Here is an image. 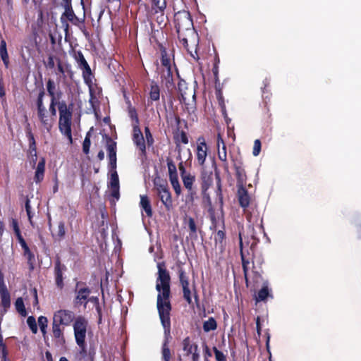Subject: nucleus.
I'll return each mask as SVG.
<instances>
[{
	"instance_id": "obj_39",
	"label": "nucleus",
	"mask_w": 361,
	"mask_h": 361,
	"mask_svg": "<svg viewBox=\"0 0 361 361\" xmlns=\"http://www.w3.org/2000/svg\"><path fill=\"white\" fill-rule=\"evenodd\" d=\"M63 17H66L73 25H76L79 23V18L75 14L73 7L65 9L64 13L61 16V20Z\"/></svg>"
},
{
	"instance_id": "obj_35",
	"label": "nucleus",
	"mask_w": 361,
	"mask_h": 361,
	"mask_svg": "<svg viewBox=\"0 0 361 361\" xmlns=\"http://www.w3.org/2000/svg\"><path fill=\"white\" fill-rule=\"evenodd\" d=\"M152 8L154 10L155 13H161L163 16L164 12L166 8V0H151Z\"/></svg>"
},
{
	"instance_id": "obj_57",
	"label": "nucleus",
	"mask_w": 361,
	"mask_h": 361,
	"mask_svg": "<svg viewBox=\"0 0 361 361\" xmlns=\"http://www.w3.org/2000/svg\"><path fill=\"white\" fill-rule=\"evenodd\" d=\"M173 121L176 126H178L180 123V118L178 114H176L175 113H171L169 116H166V122L168 123L172 124Z\"/></svg>"
},
{
	"instance_id": "obj_9",
	"label": "nucleus",
	"mask_w": 361,
	"mask_h": 361,
	"mask_svg": "<svg viewBox=\"0 0 361 361\" xmlns=\"http://www.w3.org/2000/svg\"><path fill=\"white\" fill-rule=\"evenodd\" d=\"M65 326L57 324L52 320L51 322V336L56 346H63L66 343V337L64 335Z\"/></svg>"
},
{
	"instance_id": "obj_28",
	"label": "nucleus",
	"mask_w": 361,
	"mask_h": 361,
	"mask_svg": "<svg viewBox=\"0 0 361 361\" xmlns=\"http://www.w3.org/2000/svg\"><path fill=\"white\" fill-rule=\"evenodd\" d=\"M159 49L161 52V66H163L162 70H167V69H172L171 64V60L169 57L168 56V54L166 51V48L162 45L159 44Z\"/></svg>"
},
{
	"instance_id": "obj_61",
	"label": "nucleus",
	"mask_w": 361,
	"mask_h": 361,
	"mask_svg": "<svg viewBox=\"0 0 361 361\" xmlns=\"http://www.w3.org/2000/svg\"><path fill=\"white\" fill-rule=\"evenodd\" d=\"M197 197V192L194 188L188 190V194L186 195L187 202L193 204L195 199Z\"/></svg>"
},
{
	"instance_id": "obj_2",
	"label": "nucleus",
	"mask_w": 361,
	"mask_h": 361,
	"mask_svg": "<svg viewBox=\"0 0 361 361\" xmlns=\"http://www.w3.org/2000/svg\"><path fill=\"white\" fill-rule=\"evenodd\" d=\"M174 23L180 43L194 57L189 50L188 43L196 44L198 42V35L194 28L190 13L186 11L177 12L174 15Z\"/></svg>"
},
{
	"instance_id": "obj_24",
	"label": "nucleus",
	"mask_w": 361,
	"mask_h": 361,
	"mask_svg": "<svg viewBox=\"0 0 361 361\" xmlns=\"http://www.w3.org/2000/svg\"><path fill=\"white\" fill-rule=\"evenodd\" d=\"M45 164H46L45 159L44 157H41L37 164L36 171L35 173V176H34V180L36 183H41L44 179V171H45Z\"/></svg>"
},
{
	"instance_id": "obj_23",
	"label": "nucleus",
	"mask_w": 361,
	"mask_h": 361,
	"mask_svg": "<svg viewBox=\"0 0 361 361\" xmlns=\"http://www.w3.org/2000/svg\"><path fill=\"white\" fill-rule=\"evenodd\" d=\"M183 224L188 227L190 238L192 240H197V226L195 219L191 216H186L183 219Z\"/></svg>"
},
{
	"instance_id": "obj_27",
	"label": "nucleus",
	"mask_w": 361,
	"mask_h": 361,
	"mask_svg": "<svg viewBox=\"0 0 361 361\" xmlns=\"http://www.w3.org/2000/svg\"><path fill=\"white\" fill-rule=\"evenodd\" d=\"M68 105H67L66 102L65 101H61V102H56V99H50V104L49 106V114L54 117V119L56 118V106L58 108V111H59V109L62 107H67Z\"/></svg>"
},
{
	"instance_id": "obj_44",
	"label": "nucleus",
	"mask_w": 361,
	"mask_h": 361,
	"mask_svg": "<svg viewBox=\"0 0 361 361\" xmlns=\"http://www.w3.org/2000/svg\"><path fill=\"white\" fill-rule=\"evenodd\" d=\"M0 307V318H1V321H3L4 316L11 307V299L1 300Z\"/></svg>"
},
{
	"instance_id": "obj_48",
	"label": "nucleus",
	"mask_w": 361,
	"mask_h": 361,
	"mask_svg": "<svg viewBox=\"0 0 361 361\" xmlns=\"http://www.w3.org/2000/svg\"><path fill=\"white\" fill-rule=\"evenodd\" d=\"M215 178L216 180V194L219 197L221 203L223 202L222 190H221V180L219 175V172L215 169Z\"/></svg>"
},
{
	"instance_id": "obj_11",
	"label": "nucleus",
	"mask_w": 361,
	"mask_h": 361,
	"mask_svg": "<svg viewBox=\"0 0 361 361\" xmlns=\"http://www.w3.org/2000/svg\"><path fill=\"white\" fill-rule=\"evenodd\" d=\"M213 183V175L212 172H207L203 170L200 175V187L202 197L208 201L210 200V197L207 192L208 189L211 187Z\"/></svg>"
},
{
	"instance_id": "obj_16",
	"label": "nucleus",
	"mask_w": 361,
	"mask_h": 361,
	"mask_svg": "<svg viewBox=\"0 0 361 361\" xmlns=\"http://www.w3.org/2000/svg\"><path fill=\"white\" fill-rule=\"evenodd\" d=\"M208 147L206 144L205 139L201 136L197 140V152L196 157L198 164L203 166L204 165L207 156Z\"/></svg>"
},
{
	"instance_id": "obj_40",
	"label": "nucleus",
	"mask_w": 361,
	"mask_h": 361,
	"mask_svg": "<svg viewBox=\"0 0 361 361\" xmlns=\"http://www.w3.org/2000/svg\"><path fill=\"white\" fill-rule=\"evenodd\" d=\"M106 137L108 157L111 155H116V142H114L109 136L106 135Z\"/></svg>"
},
{
	"instance_id": "obj_10",
	"label": "nucleus",
	"mask_w": 361,
	"mask_h": 361,
	"mask_svg": "<svg viewBox=\"0 0 361 361\" xmlns=\"http://www.w3.org/2000/svg\"><path fill=\"white\" fill-rule=\"evenodd\" d=\"M233 168L235 171L237 187L243 186L246 184L247 176L243 168V163L241 158H232Z\"/></svg>"
},
{
	"instance_id": "obj_25",
	"label": "nucleus",
	"mask_w": 361,
	"mask_h": 361,
	"mask_svg": "<svg viewBox=\"0 0 361 361\" xmlns=\"http://www.w3.org/2000/svg\"><path fill=\"white\" fill-rule=\"evenodd\" d=\"M42 337L46 345L49 346V337L47 335L48 319L45 316H39L37 319Z\"/></svg>"
},
{
	"instance_id": "obj_37",
	"label": "nucleus",
	"mask_w": 361,
	"mask_h": 361,
	"mask_svg": "<svg viewBox=\"0 0 361 361\" xmlns=\"http://www.w3.org/2000/svg\"><path fill=\"white\" fill-rule=\"evenodd\" d=\"M45 96V91L43 86L39 89V92L35 100V106L36 111L42 110L46 109V106L44 104V97Z\"/></svg>"
},
{
	"instance_id": "obj_31",
	"label": "nucleus",
	"mask_w": 361,
	"mask_h": 361,
	"mask_svg": "<svg viewBox=\"0 0 361 361\" xmlns=\"http://www.w3.org/2000/svg\"><path fill=\"white\" fill-rule=\"evenodd\" d=\"M183 350L186 352V355H189L193 352L198 350L197 345L191 343L190 337H186L183 341Z\"/></svg>"
},
{
	"instance_id": "obj_52",
	"label": "nucleus",
	"mask_w": 361,
	"mask_h": 361,
	"mask_svg": "<svg viewBox=\"0 0 361 361\" xmlns=\"http://www.w3.org/2000/svg\"><path fill=\"white\" fill-rule=\"evenodd\" d=\"M111 172L110 188L119 187V178L116 169H114L113 171H111Z\"/></svg>"
},
{
	"instance_id": "obj_4",
	"label": "nucleus",
	"mask_w": 361,
	"mask_h": 361,
	"mask_svg": "<svg viewBox=\"0 0 361 361\" xmlns=\"http://www.w3.org/2000/svg\"><path fill=\"white\" fill-rule=\"evenodd\" d=\"M73 104H70L67 107L59 109V130L66 137L70 145L73 142L72 137V118Z\"/></svg>"
},
{
	"instance_id": "obj_46",
	"label": "nucleus",
	"mask_w": 361,
	"mask_h": 361,
	"mask_svg": "<svg viewBox=\"0 0 361 361\" xmlns=\"http://www.w3.org/2000/svg\"><path fill=\"white\" fill-rule=\"evenodd\" d=\"M174 140L177 145H179L180 143L186 145L189 142L187 133L183 130H181L179 133L175 135Z\"/></svg>"
},
{
	"instance_id": "obj_53",
	"label": "nucleus",
	"mask_w": 361,
	"mask_h": 361,
	"mask_svg": "<svg viewBox=\"0 0 361 361\" xmlns=\"http://www.w3.org/2000/svg\"><path fill=\"white\" fill-rule=\"evenodd\" d=\"M90 137V132H87L82 143V151L85 154H87L90 152V147L91 145Z\"/></svg>"
},
{
	"instance_id": "obj_60",
	"label": "nucleus",
	"mask_w": 361,
	"mask_h": 361,
	"mask_svg": "<svg viewBox=\"0 0 361 361\" xmlns=\"http://www.w3.org/2000/svg\"><path fill=\"white\" fill-rule=\"evenodd\" d=\"M213 351L215 355V359L216 361H226V355L223 352L218 350L216 346L213 347Z\"/></svg>"
},
{
	"instance_id": "obj_34",
	"label": "nucleus",
	"mask_w": 361,
	"mask_h": 361,
	"mask_svg": "<svg viewBox=\"0 0 361 361\" xmlns=\"http://www.w3.org/2000/svg\"><path fill=\"white\" fill-rule=\"evenodd\" d=\"M0 298L3 299H11V295L7 289L6 285L4 282V277L3 273L0 271Z\"/></svg>"
},
{
	"instance_id": "obj_17",
	"label": "nucleus",
	"mask_w": 361,
	"mask_h": 361,
	"mask_svg": "<svg viewBox=\"0 0 361 361\" xmlns=\"http://www.w3.org/2000/svg\"><path fill=\"white\" fill-rule=\"evenodd\" d=\"M244 213L246 219L252 226H259L261 228H263V219L256 208L251 207L250 209L247 208Z\"/></svg>"
},
{
	"instance_id": "obj_21",
	"label": "nucleus",
	"mask_w": 361,
	"mask_h": 361,
	"mask_svg": "<svg viewBox=\"0 0 361 361\" xmlns=\"http://www.w3.org/2000/svg\"><path fill=\"white\" fill-rule=\"evenodd\" d=\"M239 247H240V257H241V260H242V267H243V274H244V276H245V283H246V286L248 287L249 283H250V279H249V276H248V269H249L248 266H249L250 262L248 259H245L244 253H243V239H242L240 233H239Z\"/></svg>"
},
{
	"instance_id": "obj_3",
	"label": "nucleus",
	"mask_w": 361,
	"mask_h": 361,
	"mask_svg": "<svg viewBox=\"0 0 361 361\" xmlns=\"http://www.w3.org/2000/svg\"><path fill=\"white\" fill-rule=\"evenodd\" d=\"M178 90L180 101L184 104L188 113H194L196 110V94L194 87L189 86L184 80L180 79L178 82Z\"/></svg>"
},
{
	"instance_id": "obj_38",
	"label": "nucleus",
	"mask_w": 361,
	"mask_h": 361,
	"mask_svg": "<svg viewBox=\"0 0 361 361\" xmlns=\"http://www.w3.org/2000/svg\"><path fill=\"white\" fill-rule=\"evenodd\" d=\"M0 56L4 64L7 68L9 64V57L6 49V42L4 39H2L0 43Z\"/></svg>"
},
{
	"instance_id": "obj_36",
	"label": "nucleus",
	"mask_w": 361,
	"mask_h": 361,
	"mask_svg": "<svg viewBox=\"0 0 361 361\" xmlns=\"http://www.w3.org/2000/svg\"><path fill=\"white\" fill-rule=\"evenodd\" d=\"M23 250V255L27 258V264L30 271L34 269V264L35 261V255L31 252L28 245L22 248Z\"/></svg>"
},
{
	"instance_id": "obj_12",
	"label": "nucleus",
	"mask_w": 361,
	"mask_h": 361,
	"mask_svg": "<svg viewBox=\"0 0 361 361\" xmlns=\"http://www.w3.org/2000/svg\"><path fill=\"white\" fill-rule=\"evenodd\" d=\"M133 141L137 148L139 149L142 156L146 155V144L143 134L139 126L133 125Z\"/></svg>"
},
{
	"instance_id": "obj_5",
	"label": "nucleus",
	"mask_w": 361,
	"mask_h": 361,
	"mask_svg": "<svg viewBox=\"0 0 361 361\" xmlns=\"http://www.w3.org/2000/svg\"><path fill=\"white\" fill-rule=\"evenodd\" d=\"M91 293V289L87 286L86 283L77 281L74 289V307H80V306H83L84 309H86L87 305L89 302V296Z\"/></svg>"
},
{
	"instance_id": "obj_22",
	"label": "nucleus",
	"mask_w": 361,
	"mask_h": 361,
	"mask_svg": "<svg viewBox=\"0 0 361 361\" xmlns=\"http://www.w3.org/2000/svg\"><path fill=\"white\" fill-rule=\"evenodd\" d=\"M257 263L258 264L256 265L255 262L252 260V267L251 271V275L250 277L252 279V281L254 284H258L262 281V274L263 272V270L261 267L262 262L259 259L257 261Z\"/></svg>"
},
{
	"instance_id": "obj_33",
	"label": "nucleus",
	"mask_w": 361,
	"mask_h": 361,
	"mask_svg": "<svg viewBox=\"0 0 361 361\" xmlns=\"http://www.w3.org/2000/svg\"><path fill=\"white\" fill-rule=\"evenodd\" d=\"M153 182L154 188L157 192V195L169 190L166 181L163 180L159 177L154 178Z\"/></svg>"
},
{
	"instance_id": "obj_20",
	"label": "nucleus",
	"mask_w": 361,
	"mask_h": 361,
	"mask_svg": "<svg viewBox=\"0 0 361 361\" xmlns=\"http://www.w3.org/2000/svg\"><path fill=\"white\" fill-rule=\"evenodd\" d=\"M161 79L168 91H172L175 88L172 69L161 70Z\"/></svg>"
},
{
	"instance_id": "obj_59",
	"label": "nucleus",
	"mask_w": 361,
	"mask_h": 361,
	"mask_svg": "<svg viewBox=\"0 0 361 361\" xmlns=\"http://www.w3.org/2000/svg\"><path fill=\"white\" fill-rule=\"evenodd\" d=\"M75 342L80 348V351H79L80 355L82 357H85L87 355V348H86L85 340L77 341Z\"/></svg>"
},
{
	"instance_id": "obj_6",
	"label": "nucleus",
	"mask_w": 361,
	"mask_h": 361,
	"mask_svg": "<svg viewBox=\"0 0 361 361\" xmlns=\"http://www.w3.org/2000/svg\"><path fill=\"white\" fill-rule=\"evenodd\" d=\"M74 58L77 61L78 67L82 70L84 82L85 84L90 85L92 82V73L82 52L80 50L76 51L75 53Z\"/></svg>"
},
{
	"instance_id": "obj_41",
	"label": "nucleus",
	"mask_w": 361,
	"mask_h": 361,
	"mask_svg": "<svg viewBox=\"0 0 361 361\" xmlns=\"http://www.w3.org/2000/svg\"><path fill=\"white\" fill-rule=\"evenodd\" d=\"M264 87H262V98H263V103L265 105H269V103L270 102L271 99V93L267 90V87L269 85V82L267 79H265L264 80Z\"/></svg>"
},
{
	"instance_id": "obj_42",
	"label": "nucleus",
	"mask_w": 361,
	"mask_h": 361,
	"mask_svg": "<svg viewBox=\"0 0 361 361\" xmlns=\"http://www.w3.org/2000/svg\"><path fill=\"white\" fill-rule=\"evenodd\" d=\"M217 328V323L214 317H209L208 320L203 323V330L205 332L214 331Z\"/></svg>"
},
{
	"instance_id": "obj_14",
	"label": "nucleus",
	"mask_w": 361,
	"mask_h": 361,
	"mask_svg": "<svg viewBox=\"0 0 361 361\" xmlns=\"http://www.w3.org/2000/svg\"><path fill=\"white\" fill-rule=\"evenodd\" d=\"M66 270V267L63 264L59 257H57L54 262V279L56 287L59 290L64 288L63 273Z\"/></svg>"
},
{
	"instance_id": "obj_56",
	"label": "nucleus",
	"mask_w": 361,
	"mask_h": 361,
	"mask_svg": "<svg viewBox=\"0 0 361 361\" xmlns=\"http://www.w3.org/2000/svg\"><path fill=\"white\" fill-rule=\"evenodd\" d=\"M220 62L219 58L216 56L214 59V63L212 68V73L214 76L215 82L217 83L219 82V63Z\"/></svg>"
},
{
	"instance_id": "obj_7",
	"label": "nucleus",
	"mask_w": 361,
	"mask_h": 361,
	"mask_svg": "<svg viewBox=\"0 0 361 361\" xmlns=\"http://www.w3.org/2000/svg\"><path fill=\"white\" fill-rule=\"evenodd\" d=\"M75 319V313L69 310L61 309L56 311L52 320L63 326H69Z\"/></svg>"
},
{
	"instance_id": "obj_18",
	"label": "nucleus",
	"mask_w": 361,
	"mask_h": 361,
	"mask_svg": "<svg viewBox=\"0 0 361 361\" xmlns=\"http://www.w3.org/2000/svg\"><path fill=\"white\" fill-rule=\"evenodd\" d=\"M237 188V197L239 204L243 209V211H245V209L249 207L251 201V197L248 193L247 189L245 188V185L238 186Z\"/></svg>"
},
{
	"instance_id": "obj_62",
	"label": "nucleus",
	"mask_w": 361,
	"mask_h": 361,
	"mask_svg": "<svg viewBox=\"0 0 361 361\" xmlns=\"http://www.w3.org/2000/svg\"><path fill=\"white\" fill-rule=\"evenodd\" d=\"M261 142L259 140L257 139L254 142L252 154L255 157L258 156L261 151Z\"/></svg>"
},
{
	"instance_id": "obj_54",
	"label": "nucleus",
	"mask_w": 361,
	"mask_h": 361,
	"mask_svg": "<svg viewBox=\"0 0 361 361\" xmlns=\"http://www.w3.org/2000/svg\"><path fill=\"white\" fill-rule=\"evenodd\" d=\"M171 184L177 196L181 194V187L178 181V177L169 178Z\"/></svg>"
},
{
	"instance_id": "obj_45",
	"label": "nucleus",
	"mask_w": 361,
	"mask_h": 361,
	"mask_svg": "<svg viewBox=\"0 0 361 361\" xmlns=\"http://www.w3.org/2000/svg\"><path fill=\"white\" fill-rule=\"evenodd\" d=\"M16 311L23 317L27 315V312L22 298H18L15 302Z\"/></svg>"
},
{
	"instance_id": "obj_26",
	"label": "nucleus",
	"mask_w": 361,
	"mask_h": 361,
	"mask_svg": "<svg viewBox=\"0 0 361 361\" xmlns=\"http://www.w3.org/2000/svg\"><path fill=\"white\" fill-rule=\"evenodd\" d=\"M140 207L146 213L147 217H152L153 215L151 202L146 195H140Z\"/></svg>"
},
{
	"instance_id": "obj_51",
	"label": "nucleus",
	"mask_w": 361,
	"mask_h": 361,
	"mask_svg": "<svg viewBox=\"0 0 361 361\" xmlns=\"http://www.w3.org/2000/svg\"><path fill=\"white\" fill-rule=\"evenodd\" d=\"M47 90L50 97V99H55L54 93L56 90V84L52 79H49L47 82Z\"/></svg>"
},
{
	"instance_id": "obj_43",
	"label": "nucleus",
	"mask_w": 361,
	"mask_h": 361,
	"mask_svg": "<svg viewBox=\"0 0 361 361\" xmlns=\"http://www.w3.org/2000/svg\"><path fill=\"white\" fill-rule=\"evenodd\" d=\"M183 183L184 187L187 190H190L193 188V184L195 181V176L191 175L190 173H188L186 176L181 177Z\"/></svg>"
},
{
	"instance_id": "obj_30",
	"label": "nucleus",
	"mask_w": 361,
	"mask_h": 361,
	"mask_svg": "<svg viewBox=\"0 0 361 361\" xmlns=\"http://www.w3.org/2000/svg\"><path fill=\"white\" fill-rule=\"evenodd\" d=\"M159 200L162 202V204L165 206L166 209L169 211L173 206V201L171 198V194L168 190L167 191L160 193L158 195Z\"/></svg>"
},
{
	"instance_id": "obj_47",
	"label": "nucleus",
	"mask_w": 361,
	"mask_h": 361,
	"mask_svg": "<svg viewBox=\"0 0 361 361\" xmlns=\"http://www.w3.org/2000/svg\"><path fill=\"white\" fill-rule=\"evenodd\" d=\"M166 161H167L169 178L178 177V173H177L176 164L170 159H167Z\"/></svg>"
},
{
	"instance_id": "obj_19",
	"label": "nucleus",
	"mask_w": 361,
	"mask_h": 361,
	"mask_svg": "<svg viewBox=\"0 0 361 361\" xmlns=\"http://www.w3.org/2000/svg\"><path fill=\"white\" fill-rule=\"evenodd\" d=\"M214 240L216 247H218L221 250H223L225 248L226 244V236L224 220H222L221 228L217 231L214 235Z\"/></svg>"
},
{
	"instance_id": "obj_8",
	"label": "nucleus",
	"mask_w": 361,
	"mask_h": 361,
	"mask_svg": "<svg viewBox=\"0 0 361 361\" xmlns=\"http://www.w3.org/2000/svg\"><path fill=\"white\" fill-rule=\"evenodd\" d=\"M87 326L88 322L83 316L75 318L73 324L75 341L85 340Z\"/></svg>"
},
{
	"instance_id": "obj_63",
	"label": "nucleus",
	"mask_w": 361,
	"mask_h": 361,
	"mask_svg": "<svg viewBox=\"0 0 361 361\" xmlns=\"http://www.w3.org/2000/svg\"><path fill=\"white\" fill-rule=\"evenodd\" d=\"M108 158H109V167L110 169V171L116 169V161H117L116 155L109 156Z\"/></svg>"
},
{
	"instance_id": "obj_13",
	"label": "nucleus",
	"mask_w": 361,
	"mask_h": 361,
	"mask_svg": "<svg viewBox=\"0 0 361 361\" xmlns=\"http://www.w3.org/2000/svg\"><path fill=\"white\" fill-rule=\"evenodd\" d=\"M178 277L180 283L183 288V298L189 305H190L192 304V298L191 290L189 288L188 276L186 275L185 271L182 268L178 269Z\"/></svg>"
},
{
	"instance_id": "obj_29",
	"label": "nucleus",
	"mask_w": 361,
	"mask_h": 361,
	"mask_svg": "<svg viewBox=\"0 0 361 361\" xmlns=\"http://www.w3.org/2000/svg\"><path fill=\"white\" fill-rule=\"evenodd\" d=\"M268 297L273 298L272 295L269 292L267 282H266L264 283L262 288L255 295V300L256 302L265 301Z\"/></svg>"
},
{
	"instance_id": "obj_49",
	"label": "nucleus",
	"mask_w": 361,
	"mask_h": 361,
	"mask_svg": "<svg viewBox=\"0 0 361 361\" xmlns=\"http://www.w3.org/2000/svg\"><path fill=\"white\" fill-rule=\"evenodd\" d=\"M269 111V105L264 104V107L262 110V120L267 123H269L271 121V114Z\"/></svg>"
},
{
	"instance_id": "obj_50",
	"label": "nucleus",
	"mask_w": 361,
	"mask_h": 361,
	"mask_svg": "<svg viewBox=\"0 0 361 361\" xmlns=\"http://www.w3.org/2000/svg\"><path fill=\"white\" fill-rule=\"evenodd\" d=\"M128 113L130 119L135 122L133 125L139 126L140 121L136 109L134 106H130V108H128Z\"/></svg>"
},
{
	"instance_id": "obj_55",
	"label": "nucleus",
	"mask_w": 361,
	"mask_h": 361,
	"mask_svg": "<svg viewBox=\"0 0 361 361\" xmlns=\"http://www.w3.org/2000/svg\"><path fill=\"white\" fill-rule=\"evenodd\" d=\"M27 324L33 334H35L37 333V324L36 322V319L33 316H30L27 317Z\"/></svg>"
},
{
	"instance_id": "obj_1",
	"label": "nucleus",
	"mask_w": 361,
	"mask_h": 361,
	"mask_svg": "<svg viewBox=\"0 0 361 361\" xmlns=\"http://www.w3.org/2000/svg\"><path fill=\"white\" fill-rule=\"evenodd\" d=\"M158 277L157 279L156 290L158 291L157 299V308L161 324L164 329V341L161 346V357L163 361H170L171 357V350L169 347L172 339L171 335V311L172 306L171 298V276L166 269L164 262L157 264Z\"/></svg>"
},
{
	"instance_id": "obj_15",
	"label": "nucleus",
	"mask_w": 361,
	"mask_h": 361,
	"mask_svg": "<svg viewBox=\"0 0 361 361\" xmlns=\"http://www.w3.org/2000/svg\"><path fill=\"white\" fill-rule=\"evenodd\" d=\"M37 116L42 126L49 133L54 124L55 119L49 114L47 108L37 111Z\"/></svg>"
},
{
	"instance_id": "obj_32",
	"label": "nucleus",
	"mask_w": 361,
	"mask_h": 361,
	"mask_svg": "<svg viewBox=\"0 0 361 361\" xmlns=\"http://www.w3.org/2000/svg\"><path fill=\"white\" fill-rule=\"evenodd\" d=\"M149 99L154 102L159 101L160 99V88L154 81L150 83Z\"/></svg>"
},
{
	"instance_id": "obj_58",
	"label": "nucleus",
	"mask_w": 361,
	"mask_h": 361,
	"mask_svg": "<svg viewBox=\"0 0 361 361\" xmlns=\"http://www.w3.org/2000/svg\"><path fill=\"white\" fill-rule=\"evenodd\" d=\"M145 135L147 145L149 147L152 146L154 144V140L148 126L145 127Z\"/></svg>"
},
{
	"instance_id": "obj_64",
	"label": "nucleus",
	"mask_w": 361,
	"mask_h": 361,
	"mask_svg": "<svg viewBox=\"0 0 361 361\" xmlns=\"http://www.w3.org/2000/svg\"><path fill=\"white\" fill-rule=\"evenodd\" d=\"M218 157L221 161H226V159H227L226 145H224L222 151H220L219 148H218Z\"/></svg>"
}]
</instances>
